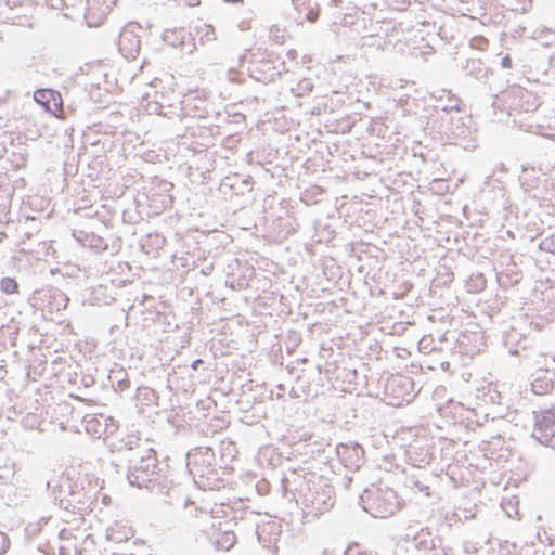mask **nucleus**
Returning a JSON list of instances; mask_svg holds the SVG:
<instances>
[{"label":"nucleus","instance_id":"nucleus-1","mask_svg":"<svg viewBox=\"0 0 555 555\" xmlns=\"http://www.w3.org/2000/svg\"><path fill=\"white\" fill-rule=\"evenodd\" d=\"M115 448L117 459L127 463V479L131 486L172 498L180 493V488L168 477L169 467L159 463L156 451L145 441L127 436Z\"/></svg>","mask_w":555,"mask_h":555},{"label":"nucleus","instance_id":"nucleus-2","mask_svg":"<svg viewBox=\"0 0 555 555\" xmlns=\"http://www.w3.org/2000/svg\"><path fill=\"white\" fill-rule=\"evenodd\" d=\"M282 489L283 496L288 501L296 500V493L299 494L307 517H318L335 503L333 487L314 473L288 470L282 479Z\"/></svg>","mask_w":555,"mask_h":555},{"label":"nucleus","instance_id":"nucleus-3","mask_svg":"<svg viewBox=\"0 0 555 555\" xmlns=\"http://www.w3.org/2000/svg\"><path fill=\"white\" fill-rule=\"evenodd\" d=\"M55 499L60 506L73 513L83 514L91 512L96 501V492L90 486L86 489L82 485L72 482L67 477H61L59 494Z\"/></svg>","mask_w":555,"mask_h":555},{"label":"nucleus","instance_id":"nucleus-4","mask_svg":"<svg viewBox=\"0 0 555 555\" xmlns=\"http://www.w3.org/2000/svg\"><path fill=\"white\" fill-rule=\"evenodd\" d=\"M363 509L375 518H387L399 508L397 493L389 488L373 486L360 496Z\"/></svg>","mask_w":555,"mask_h":555},{"label":"nucleus","instance_id":"nucleus-5","mask_svg":"<svg viewBox=\"0 0 555 555\" xmlns=\"http://www.w3.org/2000/svg\"><path fill=\"white\" fill-rule=\"evenodd\" d=\"M34 306L51 314L61 312L68 305L67 295L59 288L50 287L37 291L34 296Z\"/></svg>","mask_w":555,"mask_h":555},{"label":"nucleus","instance_id":"nucleus-6","mask_svg":"<svg viewBox=\"0 0 555 555\" xmlns=\"http://www.w3.org/2000/svg\"><path fill=\"white\" fill-rule=\"evenodd\" d=\"M216 457L211 448L199 447L188 453V467L190 472L199 477L215 473Z\"/></svg>","mask_w":555,"mask_h":555},{"label":"nucleus","instance_id":"nucleus-7","mask_svg":"<svg viewBox=\"0 0 555 555\" xmlns=\"http://www.w3.org/2000/svg\"><path fill=\"white\" fill-rule=\"evenodd\" d=\"M534 414L532 437L541 444L548 446L555 436V409H545Z\"/></svg>","mask_w":555,"mask_h":555},{"label":"nucleus","instance_id":"nucleus-8","mask_svg":"<svg viewBox=\"0 0 555 555\" xmlns=\"http://www.w3.org/2000/svg\"><path fill=\"white\" fill-rule=\"evenodd\" d=\"M283 64L282 62L266 57L253 60L248 66L249 75L259 82L270 83L281 76L280 66Z\"/></svg>","mask_w":555,"mask_h":555},{"label":"nucleus","instance_id":"nucleus-9","mask_svg":"<svg viewBox=\"0 0 555 555\" xmlns=\"http://www.w3.org/2000/svg\"><path fill=\"white\" fill-rule=\"evenodd\" d=\"M385 390L396 400L390 404L401 405L409 403L415 396L414 382L412 378L403 375L392 376L386 383Z\"/></svg>","mask_w":555,"mask_h":555},{"label":"nucleus","instance_id":"nucleus-10","mask_svg":"<svg viewBox=\"0 0 555 555\" xmlns=\"http://www.w3.org/2000/svg\"><path fill=\"white\" fill-rule=\"evenodd\" d=\"M531 390L537 396L551 395L555 388V373L547 369H539L533 375Z\"/></svg>","mask_w":555,"mask_h":555},{"label":"nucleus","instance_id":"nucleus-11","mask_svg":"<svg viewBox=\"0 0 555 555\" xmlns=\"http://www.w3.org/2000/svg\"><path fill=\"white\" fill-rule=\"evenodd\" d=\"M412 544L422 552L436 551L441 544V539L434 537L428 528H422L413 535Z\"/></svg>","mask_w":555,"mask_h":555},{"label":"nucleus","instance_id":"nucleus-12","mask_svg":"<svg viewBox=\"0 0 555 555\" xmlns=\"http://www.w3.org/2000/svg\"><path fill=\"white\" fill-rule=\"evenodd\" d=\"M34 99L47 111L56 114L62 105L61 94L52 89H41L34 93Z\"/></svg>","mask_w":555,"mask_h":555},{"label":"nucleus","instance_id":"nucleus-13","mask_svg":"<svg viewBox=\"0 0 555 555\" xmlns=\"http://www.w3.org/2000/svg\"><path fill=\"white\" fill-rule=\"evenodd\" d=\"M182 104V112L185 117L203 119L209 115L207 103L203 99L191 98L184 100Z\"/></svg>","mask_w":555,"mask_h":555},{"label":"nucleus","instance_id":"nucleus-14","mask_svg":"<svg viewBox=\"0 0 555 555\" xmlns=\"http://www.w3.org/2000/svg\"><path fill=\"white\" fill-rule=\"evenodd\" d=\"M467 75L479 81H486L490 75V68L480 59H469L466 62Z\"/></svg>","mask_w":555,"mask_h":555},{"label":"nucleus","instance_id":"nucleus-15","mask_svg":"<svg viewBox=\"0 0 555 555\" xmlns=\"http://www.w3.org/2000/svg\"><path fill=\"white\" fill-rule=\"evenodd\" d=\"M109 379L112 380V385L115 391L124 392L130 387V380L124 370L113 372V375L109 376Z\"/></svg>","mask_w":555,"mask_h":555},{"label":"nucleus","instance_id":"nucleus-16","mask_svg":"<svg viewBox=\"0 0 555 555\" xmlns=\"http://www.w3.org/2000/svg\"><path fill=\"white\" fill-rule=\"evenodd\" d=\"M82 244L94 249L95 251H104L108 248V244L104 241V238L94 233L85 234Z\"/></svg>","mask_w":555,"mask_h":555},{"label":"nucleus","instance_id":"nucleus-17","mask_svg":"<svg viewBox=\"0 0 555 555\" xmlns=\"http://www.w3.org/2000/svg\"><path fill=\"white\" fill-rule=\"evenodd\" d=\"M351 452V455L350 456H354L356 460L352 461L351 463L359 466V462L361 461L362 456H363V449L361 446L359 444H353V446H348V444H339L337 447V453L338 455L340 456H344L346 455L347 453Z\"/></svg>","mask_w":555,"mask_h":555},{"label":"nucleus","instance_id":"nucleus-18","mask_svg":"<svg viewBox=\"0 0 555 555\" xmlns=\"http://www.w3.org/2000/svg\"><path fill=\"white\" fill-rule=\"evenodd\" d=\"M236 542L235 534L230 531L221 533V535L215 541L217 550L229 551Z\"/></svg>","mask_w":555,"mask_h":555},{"label":"nucleus","instance_id":"nucleus-19","mask_svg":"<svg viewBox=\"0 0 555 555\" xmlns=\"http://www.w3.org/2000/svg\"><path fill=\"white\" fill-rule=\"evenodd\" d=\"M313 87L314 85L310 78H304L300 81H298L296 87L292 88V93L295 96L302 98L310 94L313 90Z\"/></svg>","mask_w":555,"mask_h":555},{"label":"nucleus","instance_id":"nucleus-20","mask_svg":"<svg viewBox=\"0 0 555 555\" xmlns=\"http://www.w3.org/2000/svg\"><path fill=\"white\" fill-rule=\"evenodd\" d=\"M406 486L415 492L424 493L425 496L430 495L429 486L415 476H411L406 479Z\"/></svg>","mask_w":555,"mask_h":555},{"label":"nucleus","instance_id":"nucleus-21","mask_svg":"<svg viewBox=\"0 0 555 555\" xmlns=\"http://www.w3.org/2000/svg\"><path fill=\"white\" fill-rule=\"evenodd\" d=\"M0 289L5 294H16L18 292V284L12 278H3L0 281Z\"/></svg>","mask_w":555,"mask_h":555},{"label":"nucleus","instance_id":"nucleus-22","mask_svg":"<svg viewBox=\"0 0 555 555\" xmlns=\"http://www.w3.org/2000/svg\"><path fill=\"white\" fill-rule=\"evenodd\" d=\"M539 248L543 251L551 253L555 255V233L550 236L544 237L540 244Z\"/></svg>","mask_w":555,"mask_h":555},{"label":"nucleus","instance_id":"nucleus-23","mask_svg":"<svg viewBox=\"0 0 555 555\" xmlns=\"http://www.w3.org/2000/svg\"><path fill=\"white\" fill-rule=\"evenodd\" d=\"M534 538L537 541L544 545H552V538L545 530H538L534 532Z\"/></svg>","mask_w":555,"mask_h":555},{"label":"nucleus","instance_id":"nucleus-24","mask_svg":"<svg viewBox=\"0 0 555 555\" xmlns=\"http://www.w3.org/2000/svg\"><path fill=\"white\" fill-rule=\"evenodd\" d=\"M9 547H10L9 537L5 533L0 532V555H3L4 553H7Z\"/></svg>","mask_w":555,"mask_h":555},{"label":"nucleus","instance_id":"nucleus-25","mask_svg":"<svg viewBox=\"0 0 555 555\" xmlns=\"http://www.w3.org/2000/svg\"><path fill=\"white\" fill-rule=\"evenodd\" d=\"M207 41H214L217 39L216 30L211 25H206V33L204 35Z\"/></svg>","mask_w":555,"mask_h":555},{"label":"nucleus","instance_id":"nucleus-26","mask_svg":"<svg viewBox=\"0 0 555 555\" xmlns=\"http://www.w3.org/2000/svg\"><path fill=\"white\" fill-rule=\"evenodd\" d=\"M535 538H534V532H528L526 534V537H524V539L519 540L520 543H524L526 545L530 544L532 546L535 545Z\"/></svg>","mask_w":555,"mask_h":555},{"label":"nucleus","instance_id":"nucleus-27","mask_svg":"<svg viewBox=\"0 0 555 555\" xmlns=\"http://www.w3.org/2000/svg\"><path fill=\"white\" fill-rule=\"evenodd\" d=\"M501 66L503 68H511L512 67V59L509 57V55H505L502 60H501Z\"/></svg>","mask_w":555,"mask_h":555},{"label":"nucleus","instance_id":"nucleus-28","mask_svg":"<svg viewBox=\"0 0 555 555\" xmlns=\"http://www.w3.org/2000/svg\"><path fill=\"white\" fill-rule=\"evenodd\" d=\"M442 111L444 112H450V111H460V106H459V100H455V103L454 104H449V106H444L442 108Z\"/></svg>","mask_w":555,"mask_h":555},{"label":"nucleus","instance_id":"nucleus-29","mask_svg":"<svg viewBox=\"0 0 555 555\" xmlns=\"http://www.w3.org/2000/svg\"><path fill=\"white\" fill-rule=\"evenodd\" d=\"M60 555H70V546L67 545H61L59 547Z\"/></svg>","mask_w":555,"mask_h":555},{"label":"nucleus","instance_id":"nucleus-30","mask_svg":"<svg viewBox=\"0 0 555 555\" xmlns=\"http://www.w3.org/2000/svg\"><path fill=\"white\" fill-rule=\"evenodd\" d=\"M70 531L69 530H66V529H63L60 531V539L62 540H69V537H70Z\"/></svg>","mask_w":555,"mask_h":555},{"label":"nucleus","instance_id":"nucleus-31","mask_svg":"<svg viewBox=\"0 0 555 555\" xmlns=\"http://www.w3.org/2000/svg\"><path fill=\"white\" fill-rule=\"evenodd\" d=\"M23 236H24V238H23V241H22V244H26V240H30V238H31V236H33V233H31L30 231H25V232L23 233Z\"/></svg>","mask_w":555,"mask_h":555},{"label":"nucleus","instance_id":"nucleus-32","mask_svg":"<svg viewBox=\"0 0 555 555\" xmlns=\"http://www.w3.org/2000/svg\"><path fill=\"white\" fill-rule=\"evenodd\" d=\"M201 364H203V360H202V359H196V360H194V361H193V363H192V365H191V366H192V369H193V370H197V367H198Z\"/></svg>","mask_w":555,"mask_h":555},{"label":"nucleus","instance_id":"nucleus-33","mask_svg":"<svg viewBox=\"0 0 555 555\" xmlns=\"http://www.w3.org/2000/svg\"><path fill=\"white\" fill-rule=\"evenodd\" d=\"M74 553L75 555H87V552L82 548H77L76 545H74Z\"/></svg>","mask_w":555,"mask_h":555},{"label":"nucleus","instance_id":"nucleus-34","mask_svg":"<svg viewBox=\"0 0 555 555\" xmlns=\"http://www.w3.org/2000/svg\"><path fill=\"white\" fill-rule=\"evenodd\" d=\"M74 553L75 555H87V552L82 548H77L76 545H74Z\"/></svg>","mask_w":555,"mask_h":555},{"label":"nucleus","instance_id":"nucleus-35","mask_svg":"<svg viewBox=\"0 0 555 555\" xmlns=\"http://www.w3.org/2000/svg\"><path fill=\"white\" fill-rule=\"evenodd\" d=\"M8 237V234L3 231L0 232V243H2Z\"/></svg>","mask_w":555,"mask_h":555},{"label":"nucleus","instance_id":"nucleus-36","mask_svg":"<svg viewBox=\"0 0 555 555\" xmlns=\"http://www.w3.org/2000/svg\"><path fill=\"white\" fill-rule=\"evenodd\" d=\"M225 2H230V3H238V2H242L243 0H224Z\"/></svg>","mask_w":555,"mask_h":555},{"label":"nucleus","instance_id":"nucleus-37","mask_svg":"<svg viewBox=\"0 0 555 555\" xmlns=\"http://www.w3.org/2000/svg\"><path fill=\"white\" fill-rule=\"evenodd\" d=\"M92 422H93V420H91V421H88V422H87V429H88V430H90V426H91V423H92Z\"/></svg>","mask_w":555,"mask_h":555},{"label":"nucleus","instance_id":"nucleus-38","mask_svg":"<svg viewBox=\"0 0 555 555\" xmlns=\"http://www.w3.org/2000/svg\"><path fill=\"white\" fill-rule=\"evenodd\" d=\"M135 43H137V52L139 51V46H140V40L135 39Z\"/></svg>","mask_w":555,"mask_h":555},{"label":"nucleus","instance_id":"nucleus-39","mask_svg":"<svg viewBox=\"0 0 555 555\" xmlns=\"http://www.w3.org/2000/svg\"><path fill=\"white\" fill-rule=\"evenodd\" d=\"M112 555H133V554H119V553H113Z\"/></svg>","mask_w":555,"mask_h":555},{"label":"nucleus","instance_id":"nucleus-40","mask_svg":"<svg viewBox=\"0 0 555 555\" xmlns=\"http://www.w3.org/2000/svg\"><path fill=\"white\" fill-rule=\"evenodd\" d=\"M308 18H309V20H310L311 22H314V20H315V16H313V17H310V15H309V16H308Z\"/></svg>","mask_w":555,"mask_h":555}]
</instances>
